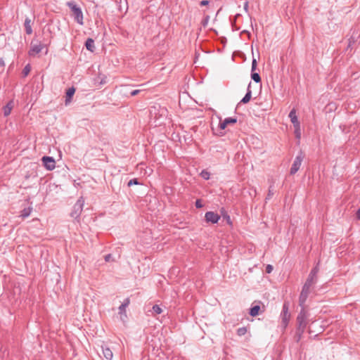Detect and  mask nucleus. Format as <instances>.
Instances as JSON below:
<instances>
[{
	"label": "nucleus",
	"mask_w": 360,
	"mask_h": 360,
	"mask_svg": "<svg viewBox=\"0 0 360 360\" xmlns=\"http://www.w3.org/2000/svg\"><path fill=\"white\" fill-rule=\"evenodd\" d=\"M318 280V276H312L311 274H309L308 278L305 283L304 284L301 293L299 297L300 305L302 306L304 304L308 295L310 292V288L312 285L316 283Z\"/></svg>",
	"instance_id": "1"
},
{
	"label": "nucleus",
	"mask_w": 360,
	"mask_h": 360,
	"mask_svg": "<svg viewBox=\"0 0 360 360\" xmlns=\"http://www.w3.org/2000/svg\"><path fill=\"white\" fill-rule=\"evenodd\" d=\"M67 6L70 8L75 20L79 25L84 24L83 13L81 8L75 4V1H68Z\"/></svg>",
	"instance_id": "2"
},
{
	"label": "nucleus",
	"mask_w": 360,
	"mask_h": 360,
	"mask_svg": "<svg viewBox=\"0 0 360 360\" xmlns=\"http://www.w3.org/2000/svg\"><path fill=\"white\" fill-rule=\"evenodd\" d=\"M281 323L285 329L290 321V314L289 313V302H285L283 305V309L281 313Z\"/></svg>",
	"instance_id": "3"
},
{
	"label": "nucleus",
	"mask_w": 360,
	"mask_h": 360,
	"mask_svg": "<svg viewBox=\"0 0 360 360\" xmlns=\"http://www.w3.org/2000/svg\"><path fill=\"white\" fill-rule=\"evenodd\" d=\"M84 200L82 198H79L73 206L72 211L71 212V217L75 219H78L82 212Z\"/></svg>",
	"instance_id": "4"
},
{
	"label": "nucleus",
	"mask_w": 360,
	"mask_h": 360,
	"mask_svg": "<svg viewBox=\"0 0 360 360\" xmlns=\"http://www.w3.org/2000/svg\"><path fill=\"white\" fill-rule=\"evenodd\" d=\"M307 313L304 307H302L297 316V328L305 329L307 324Z\"/></svg>",
	"instance_id": "5"
},
{
	"label": "nucleus",
	"mask_w": 360,
	"mask_h": 360,
	"mask_svg": "<svg viewBox=\"0 0 360 360\" xmlns=\"http://www.w3.org/2000/svg\"><path fill=\"white\" fill-rule=\"evenodd\" d=\"M303 159L304 155L302 152H300V154L297 155L295 158L292 167L290 168V174L291 175L295 174L299 170Z\"/></svg>",
	"instance_id": "6"
},
{
	"label": "nucleus",
	"mask_w": 360,
	"mask_h": 360,
	"mask_svg": "<svg viewBox=\"0 0 360 360\" xmlns=\"http://www.w3.org/2000/svg\"><path fill=\"white\" fill-rule=\"evenodd\" d=\"M41 161L44 167L49 171L53 170L56 167V162L52 157L44 156L41 158Z\"/></svg>",
	"instance_id": "7"
},
{
	"label": "nucleus",
	"mask_w": 360,
	"mask_h": 360,
	"mask_svg": "<svg viewBox=\"0 0 360 360\" xmlns=\"http://www.w3.org/2000/svg\"><path fill=\"white\" fill-rule=\"evenodd\" d=\"M205 219L207 223L216 224L220 219V216L214 212L209 211L205 213Z\"/></svg>",
	"instance_id": "8"
},
{
	"label": "nucleus",
	"mask_w": 360,
	"mask_h": 360,
	"mask_svg": "<svg viewBox=\"0 0 360 360\" xmlns=\"http://www.w3.org/2000/svg\"><path fill=\"white\" fill-rule=\"evenodd\" d=\"M257 60H256V58H255L253 57L252 60V67H251V72H252L251 78L255 82L259 83V82H261V77L258 73L255 72V70L257 68Z\"/></svg>",
	"instance_id": "9"
},
{
	"label": "nucleus",
	"mask_w": 360,
	"mask_h": 360,
	"mask_svg": "<svg viewBox=\"0 0 360 360\" xmlns=\"http://www.w3.org/2000/svg\"><path fill=\"white\" fill-rule=\"evenodd\" d=\"M288 117H290V121L292 123L294 128L296 129V131H300V122L298 121L295 109L293 108L290 112Z\"/></svg>",
	"instance_id": "10"
},
{
	"label": "nucleus",
	"mask_w": 360,
	"mask_h": 360,
	"mask_svg": "<svg viewBox=\"0 0 360 360\" xmlns=\"http://www.w3.org/2000/svg\"><path fill=\"white\" fill-rule=\"evenodd\" d=\"M44 47V45L40 43L38 44H34L33 41L31 42V48L29 51V55L30 56H34L36 54L40 53Z\"/></svg>",
	"instance_id": "11"
},
{
	"label": "nucleus",
	"mask_w": 360,
	"mask_h": 360,
	"mask_svg": "<svg viewBox=\"0 0 360 360\" xmlns=\"http://www.w3.org/2000/svg\"><path fill=\"white\" fill-rule=\"evenodd\" d=\"M237 122V118L236 117H226L223 121L219 122V128L224 129L229 124H234Z\"/></svg>",
	"instance_id": "12"
},
{
	"label": "nucleus",
	"mask_w": 360,
	"mask_h": 360,
	"mask_svg": "<svg viewBox=\"0 0 360 360\" xmlns=\"http://www.w3.org/2000/svg\"><path fill=\"white\" fill-rule=\"evenodd\" d=\"M75 88L72 86L70 88H69L67 91H66V95H65V105H67L68 103H70L72 101V98L75 93Z\"/></svg>",
	"instance_id": "13"
},
{
	"label": "nucleus",
	"mask_w": 360,
	"mask_h": 360,
	"mask_svg": "<svg viewBox=\"0 0 360 360\" xmlns=\"http://www.w3.org/2000/svg\"><path fill=\"white\" fill-rule=\"evenodd\" d=\"M14 107V101L13 100L9 101L7 104L4 106L3 111H4V115L5 117L8 116L11 114V112Z\"/></svg>",
	"instance_id": "14"
},
{
	"label": "nucleus",
	"mask_w": 360,
	"mask_h": 360,
	"mask_svg": "<svg viewBox=\"0 0 360 360\" xmlns=\"http://www.w3.org/2000/svg\"><path fill=\"white\" fill-rule=\"evenodd\" d=\"M101 349H102V354L104 356V357L107 360H111L113 356L112 350L106 346H101Z\"/></svg>",
	"instance_id": "15"
},
{
	"label": "nucleus",
	"mask_w": 360,
	"mask_h": 360,
	"mask_svg": "<svg viewBox=\"0 0 360 360\" xmlns=\"http://www.w3.org/2000/svg\"><path fill=\"white\" fill-rule=\"evenodd\" d=\"M250 86H251V82L249 83L248 89H247V92H246L245 96L241 99L240 103L245 104V103H248L250 101L251 97H252V91L250 89Z\"/></svg>",
	"instance_id": "16"
},
{
	"label": "nucleus",
	"mask_w": 360,
	"mask_h": 360,
	"mask_svg": "<svg viewBox=\"0 0 360 360\" xmlns=\"http://www.w3.org/2000/svg\"><path fill=\"white\" fill-rule=\"evenodd\" d=\"M32 20L29 18H26L24 22L25 30L27 34L30 35L32 33Z\"/></svg>",
	"instance_id": "17"
},
{
	"label": "nucleus",
	"mask_w": 360,
	"mask_h": 360,
	"mask_svg": "<svg viewBox=\"0 0 360 360\" xmlns=\"http://www.w3.org/2000/svg\"><path fill=\"white\" fill-rule=\"evenodd\" d=\"M85 46L87 50L94 52L95 49L94 41L91 38H88L85 42Z\"/></svg>",
	"instance_id": "18"
},
{
	"label": "nucleus",
	"mask_w": 360,
	"mask_h": 360,
	"mask_svg": "<svg viewBox=\"0 0 360 360\" xmlns=\"http://www.w3.org/2000/svg\"><path fill=\"white\" fill-rule=\"evenodd\" d=\"M32 210V208L31 207L24 208L21 211L20 217H22V219L28 217L30 215Z\"/></svg>",
	"instance_id": "19"
},
{
	"label": "nucleus",
	"mask_w": 360,
	"mask_h": 360,
	"mask_svg": "<svg viewBox=\"0 0 360 360\" xmlns=\"http://www.w3.org/2000/svg\"><path fill=\"white\" fill-rule=\"evenodd\" d=\"M259 310H260V306L259 305H255V306H252L250 309L249 314L252 316H257L259 314Z\"/></svg>",
	"instance_id": "20"
},
{
	"label": "nucleus",
	"mask_w": 360,
	"mask_h": 360,
	"mask_svg": "<svg viewBox=\"0 0 360 360\" xmlns=\"http://www.w3.org/2000/svg\"><path fill=\"white\" fill-rule=\"evenodd\" d=\"M305 329L297 328L295 335V340L298 342L302 338V335L303 333L304 332Z\"/></svg>",
	"instance_id": "21"
},
{
	"label": "nucleus",
	"mask_w": 360,
	"mask_h": 360,
	"mask_svg": "<svg viewBox=\"0 0 360 360\" xmlns=\"http://www.w3.org/2000/svg\"><path fill=\"white\" fill-rule=\"evenodd\" d=\"M221 213L223 216V218L226 221V223L229 225L232 224V221L231 219L230 216L227 214V212L225 211L224 208L221 210Z\"/></svg>",
	"instance_id": "22"
},
{
	"label": "nucleus",
	"mask_w": 360,
	"mask_h": 360,
	"mask_svg": "<svg viewBox=\"0 0 360 360\" xmlns=\"http://www.w3.org/2000/svg\"><path fill=\"white\" fill-rule=\"evenodd\" d=\"M129 304V299L127 298L124 302L120 306L119 311L120 314H122L123 312H125L126 307Z\"/></svg>",
	"instance_id": "23"
},
{
	"label": "nucleus",
	"mask_w": 360,
	"mask_h": 360,
	"mask_svg": "<svg viewBox=\"0 0 360 360\" xmlns=\"http://www.w3.org/2000/svg\"><path fill=\"white\" fill-rule=\"evenodd\" d=\"M152 312L153 316H156L160 314L162 312V309L158 304H155L152 307Z\"/></svg>",
	"instance_id": "24"
},
{
	"label": "nucleus",
	"mask_w": 360,
	"mask_h": 360,
	"mask_svg": "<svg viewBox=\"0 0 360 360\" xmlns=\"http://www.w3.org/2000/svg\"><path fill=\"white\" fill-rule=\"evenodd\" d=\"M200 176L205 180H208L210 179V173L206 170V169H203L200 174Z\"/></svg>",
	"instance_id": "25"
},
{
	"label": "nucleus",
	"mask_w": 360,
	"mask_h": 360,
	"mask_svg": "<svg viewBox=\"0 0 360 360\" xmlns=\"http://www.w3.org/2000/svg\"><path fill=\"white\" fill-rule=\"evenodd\" d=\"M247 333V328L246 327H241V328H239L238 330H237V335L238 336H243L244 335H245Z\"/></svg>",
	"instance_id": "26"
},
{
	"label": "nucleus",
	"mask_w": 360,
	"mask_h": 360,
	"mask_svg": "<svg viewBox=\"0 0 360 360\" xmlns=\"http://www.w3.org/2000/svg\"><path fill=\"white\" fill-rule=\"evenodd\" d=\"M319 271V263L311 270L309 274H311L312 276H318L317 274Z\"/></svg>",
	"instance_id": "27"
},
{
	"label": "nucleus",
	"mask_w": 360,
	"mask_h": 360,
	"mask_svg": "<svg viewBox=\"0 0 360 360\" xmlns=\"http://www.w3.org/2000/svg\"><path fill=\"white\" fill-rule=\"evenodd\" d=\"M139 184H140V182L139 181L138 179H136V178L129 180V182L127 183V186L129 187H130L133 185H139Z\"/></svg>",
	"instance_id": "28"
},
{
	"label": "nucleus",
	"mask_w": 360,
	"mask_h": 360,
	"mask_svg": "<svg viewBox=\"0 0 360 360\" xmlns=\"http://www.w3.org/2000/svg\"><path fill=\"white\" fill-rule=\"evenodd\" d=\"M273 195H274V192H273L272 186H271L269 188V192L266 197V200H270L272 198Z\"/></svg>",
	"instance_id": "29"
},
{
	"label": "nucleus",
	"mask_w": 360,
	"mask_h": 360,
	"mask_svg": "<svg viewBox=\"0 0 360 360\" xmlns=\"http://www.w3.org/2000/svg\"><path fill=\"white\" fill-rule=\"evenodd\" d=\"M30 70H31V68H30V65H27L24 68V69L22 70V73L24 74L25 76H27L29 74V72H30Z\"/></svg>",
	"instance_id": "30"
},
{
	"label": "nucleus",
	"mask_w": 360,
	"mask_h": 360,
	"mask_svg": "<svg viewBox=\"0 0 360 360\" xmlns=\"http://www.w3.org/2000/svg\"><path fill=\"white\" fill-rule=\"evenodd\" d=\"M356 41V37L354 36H352L349 39V43H348V48L352 46V45L353 44H354Z\"/></svg>",
	"instance_id": "31"
},
{
	"label": "nucleus",
	"mask_w": 360,
	"mask_h": 360,
	"mask_svg": "<svg viewBox=\"0 0 360 360\" xmlns=\"http://www.w3.org/2000/svg\"><path fill=\"white\" fill-rule=\"evenodd\" d=\"M209 19H210V16L209 15H207L206 17H205L203 18V20H202V25L203 27H205L207 26L208 22H209Z\"/></svg>",
	"instance_id": "32"
},
{
	"label": "nucleus",
	"mask_w": 360,
	"mask_h": 360,
	"mask_svg": "<svg viewBox=\"0 0 360 360\" xmlns=\"http://www.w3.org/2000/svg\"><path fill=\"white\" fill-rule=\"evenodd\" d=\"M273 269H274V268H273L272 265L267 264L266 266L265 271L267 274H271L272 272Z\"/></svg>",
	"instance_id": "33"
},
{
	"label": "nucleus",
	"mask_w": 360,
	"mask_h": 360,
	"mask_svg": "<svg viewBox=\"0 0 360 360\" xmlns=\"http://www.w3.org/2000/svg\"><path fill=\"white\" fill-rule=\"evenodd\" d=\"M195 205L197 208H201L202 207L203 205L202 203V201L200 199H198L196 200L195 202Z\"/></svg>",
	"instance_id": "34"
},
{
	"label": "nucleus",
	"mask_w": 360,
	"mask_h": 360,
	"mask_svg": "<svg viewBox=\"0 0 360 360\" xmlns=\"http://www.w3.org/2000/svg\"><path fill=\"white\" fill-rule=\"evenodd\" d=\"M210 4V1L207 0H202L200 2V5L201 6H207Z\"/></svg>",
	"instance_id": "35"
},
{
	"label": "nucleus",
	"mask_w": 360,
	"mask_h": 360,
	"mask_svg": "<svg viewBox=\"0 0 360 360\" xmlns=\"http://www.w3.org/2000/svg\"><path fill=\"white\" fill-rule=\"evenodd\" d=\"M139 92H141V90H139V89L134 90L131 92V96H136L137 94H139Z\"/></svg>",
	"instance_id": "36"
},
{
	"label": "nucleus",
	"mask_w": 360,
	"mask_h": 360,
	"mask_svg": "<svg viewBox=\"0 0 360 360\" xmlns=\"http://www.w3.org/2000/svg\"><path fill=\"white\" fill-rule=\"evenodd\" d=\"M112 255L110 254L106 255L105 256V262H110L111 259Z\"/></svg>",
	"instance_id": "37"
},
{
	"label": "nucleus",
	"mask_w": 360,
	"mask_h": 360,
	"mask_svg": "<svg viewBox=\"0 0 360 360\" xmlns=\"http://www.w3.org/2000/svg\"><path fill=\"white\" fill-rule=\"evenodd\" d=\"M356 219H360V207L358 209V210L356 212Z\"/></svg>",
	"instance_id": "38"
},
{
	"label": "nucleus",
	"mask_w": 360,
	"mask_h": 360,
	"mask_svg": "<svg viewBox=\"0 0 360 360\" xmlns=\"http://www.w3.org/2000/svg\"><path fill=\"white\" fill-rule=\"evenodd\" d=\"M295 136H296L297 139H300V130L297 131L296 129H295Z\"/></svg>",
	"instance_id": "39"
},
{
	"label": "nucleus",
	"mask_w": 360,
	"mask_h": 360,
	"mask_svg": "<svg viewBox=\"0 0 360 360\" xmlns=\"http://www.w3.org/2000/svg\"><path fill=\"white\" fill-rule=\"evenodd\" d=\"M0 66L2 68H4L5 66V62H4V58H0Z\"/></svg>",
	"instance_id": "40"
}]
</instances>
